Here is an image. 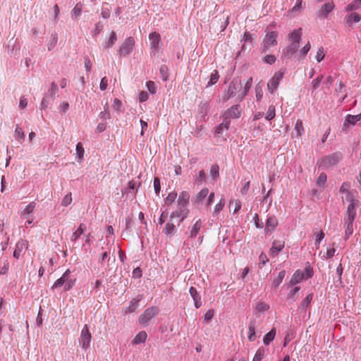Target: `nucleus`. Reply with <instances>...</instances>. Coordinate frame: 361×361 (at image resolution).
<instances>
[{
    "label": "nucleus",
    "mask_w": 361,
    "mask_h": 361,
    "mask_svg": "<svg viewBox=\"0 0 361 361\" xmlns=\"http://www.w3.org/2000/svg\"><path fill=\"white\" fill-rule=\"evenodd\" d=\"M269 309V305L264 302L259 301L257 303L252 318L250 319L248 326L247 338L250 341H254L256 339L255 329L261 325L263 319L260 313H263Z\"/></svg>",
    "instance_id": "obj_1"
},
{
    "label": "nucleus",
    "mask_w": 361,
    "mask_h": 361,
    "mask_svg": "<svg viewBox=\"0 0 361 361\" xmlns=\"http://www.w3.org/2000/svg\"><path fill=\"white\" fill-rule=\"evenodd\" d=\"M356 202H353L352 204H349L346 212L343 219V228L345 231V240H347L353 233V222L356 217L357 208Z\"/></svg>",
    "instance_id": "obj_2"
},
{
    "label": "nucleus",
    "mask_w": 361,
    "mask_h": 361,
    "mask_svg": "<svg viewBox=\"0 0 361 361\" xmlns=\"http://www.w3.org/2000/svg\"><path fill=\"white\" fill-rule=\"evenodd\" d=\"M190 199V195L183 191L178 197V209L171 213V218H180L179 221H182L188 214V211L185 209V207L188 204Z\"/></svg>",
    "instance_id": "obj_3"
},
{
    "label": "nucleus",
    "mask_w": 361,
    "mask_h": 361,
    "mask_svg": "<svg viewBox=\"0 0 361 361\" xmlns=\"http://www.w3.org/2000/svg\"><path fill=\"white\" fill-rule=\"evenodd\" d=\"M71 272L70 269H67L63 273L62 276L61 278H59V279H57L54 282L51 288L54 289L58 287H61L63 285H64V290H66V291L72 288L75 284V279H71Z\"/></svg>",
    "instance_id": "obj_4"
},
{
    "label": "nucleus",
    "mask_w": 361,
    "mask_h": 361,
    "mask_svg": "<svg viewBox=\"0 0 361 361\" xmlns=\"http://www.w3.org/2000/svg\"><path fill=\"white\" fill-rule=\"evenodd\" d=\"M278 32L271 31L266 34L261 44V51L263 53L268 51L271 47L277 44Z\"/></svg>",
    "instance_id": "obj_5"
},
{
    "label": "nucleus",
    "mask_w": 361,
    "mask_h": 361,
    "mask_svg": "<svg viewBox=\"0 0 361 361\" xmlns=\"http://www.w3.org/2000/svg\"><path fill=\"white\" fill-rule=\"evenodd\" d=\"M341 159V154L340 153H334L319 159L317 164L319 168L326 169L336 165Z\"/></svg>",
    "instance_id": "obj_6"
},
{
    "label": "nucleus",
    "mask_w": 361,
    "mask_h": 361,
    "mask_svg": "<svg viewBox=\"0 0 361 361\" xmlns=\"http://www.w3.org/2000/svg\"><path fill=\"white\" fill-rule=\"evenodd\" d=\"M242 89V84L240 80L234 79L233 80L227 90L226 93L224 97V101L228 100L230 98L234 97L235 96L238 97L239 92Z\"/></svg>",
    "instance_id": "obj_7"
},
{
    "label": "nucleus",
    "mask_w": 361,
    "mask_h": 361,
    "mask_svg": "<svg viewBox=\"0 0 361 361\" xmlns=\"http://www.w3.org/2000/svg\"><path fill=\"white\" fill-rule=\"evenodd\" d=\"M312 276V270L306 268L305 270H297L290 281V285L293 286L302 282L303 280L308 279Z\"/></svg>",
    "instance_id": "obj_8"
},
{
    "label": "nucleus",
    "mask_w": 361,
    "mask_h": 361,
    "mask_svg": "<svg viewBox=\"0 0 361 361\" xmlns=\"http://www.w3.org/2000/svg\"><path fill=\"white\" fill-rule=\"evenodd\" d=\"M135 44L134 37H129L126 38L119 47L118 52L120 55L123 56L129 55L133 51Z\"/></svg>",
    "instance_id": "obj_9"
},
{
    "label": "nucleus",
    "mask_w": 361,
    "mask_h": 361,
    "mask_svg": "<svg viewBox=\"0 0 361 361\" xmlns=\"http://www.w3.org/2000/svg\"><path fill=\"white\" fill-rule=\"evenodd\" d=\"M159 310L157 307L152 306L148 307L145 312L140 315L139 322L141 324H147L153 317L158 314Z\"/></svg>",
    "instance_id": "obj_10"
},
{
    "label": "nucleus",
    "mask_w": 361,
    "mask_h": 361,
    "mask_svg": "<svg viewBox=\"0 0 361 361\" xmlns=\"http://www.w3.org/2000/svg\"><path fill=\"white\" fill-rule=\"evenodd\" d=\"M91 339V333L90 332L87 325L85 324L81 331L80 336L79 338V343L82 349L87 350L89 348Z\"/></svg>",
    "instance_id": "obj_11"
},
{
    "label": "nucleus",
    "mask_w": 361,
    "mask_h": 361,
    "mask_svg": "<svg viewBox=\"0 0 361 361\" xmlns=\"http://www.w3.org/2000/svg\"><path fill=\"white\" fill-rule=\"evenodd\" d=\"M284 73L278 71L274 73L273 77L269 80L267 83L268 90L273 94L277 89L281 80L283 78Z\"/></svg>",
    "instance_id": "obj_12"
},
{
    "label": "nucleus",
    "mask_w": 361,
    "mask_h": 361,
    "mask_svg": "<svg viewBox=\"0 0 361 361\" xmlns=\"http://www.w3.org/2000/svg\"><path fill=\"white\" fill-rule=\"evenodd\" d=\"M350 188V183L348 182H345L342 184L340 188V192L345 193V200L347 202H349V204H352L353 202H357V206H359L360 202L359 200L356 198L355 195L349 191Z\"/></svg>",
    "instance_id": "obj_13"
},
{
    "label": "nucleus",
    "mask_w": 361,
    "mask_h": 361,
    "mask_svg": "<svg viewBox=\"0 0 361 361\" xmlns=\"http://www.w3.org/2000/svg\"><path fill=\"white\" fill-rule=\"evenodd\" d=\"M360 121H361V114H348L345 118V121L342 126V130L345 132H347L350 127L354 126Z\"/></svg>",
    "instance_id": "obj_14"
},
{
    "label": "nucleus",
    "mask_w": 361,
    "mask_h": 361,
    "mask_svg": "<svg viewBox=\"0 0 361 361\" xmlns=\"http://www.w3.org/2000/svg\"><path fill=\"white\" fill-rule=\"evenodd\" d=\"M149 40L151 49L154 52L158 51L161 46V35L157 32H151L149 35Z\"/></svg>",
    "instance_id": "obj_15"
},
{
    "label": "nucleus",
    "mask_w": 361,
    "mask_h": 361,
    "mask_svg": "<svg viewBox=\"0 0 361 361\" xmlns=\"http://www.w3.org/2000/svg\"><path fill=\"white\" fill-rule=\"evenodd\" d=\"M299 46V44L290 42V44L283 49L282 56L286 59H290L294 56H296Z\"/></svg>",
    "instance_id": "obj_16"
},
{
    "label": "nucleus",
    "mask_w": 361,
    "mask_h": 361,
    "mask_svg": "<svg viewBox=\"0 0 361 361\" xmlns=\"http://www.w3.org/2000/svg\"><path fill=\"white\" fill-rule=\"evenodd\" d=\"M241 111L240 106L236 104L228 109L224 114V118L230 120V118H238L240 116Z\"/></svg>",
    "instance_id": "obj_17"
},
{
    "label": "nucleus",
    "mask_w": 361,
    "mask_h": 361,
    "mask_svg": "<svg viewBox=\"0 0 361 361\" xmlns=\"http://www.w3.org/2000/svg\"><path fill=\"white\" fill-rule=\"evenodd\" d=\"M334 8V4L333 2H329L324 4L321 8L319 10L317 13V16L319 18H326L328 15L333 11Z\"/></svg>",
    "instance_id": "obj_18"
},
{
    "label": "nucleus",
    "mask_w": 361,
    "mask_h": 361,
    "mask_svg": "<svg viewBox=\"0 0 361 361\" xmlns=\"http://www.w3.org/2000/svg\"><path fill=\"white\" fill-rule=\"evenodd\" d=\"M302 35V29L299 27L298 29L293 30L291 32H290L288 35V39L291 43L299 44L301 40V37Z\"/></svg>",
    "instance_id": "obj_19"
},
{
    "label": "nucleus",
    "mask_w": 361,
    "mask_h": 361,
    "mask_svg": "<svg viewBox=\"0 0 361 361\" xmlns=\"http://www.w3.org/2000/svg\"><path fill=\"white\" fill-rule=\"evenodd\" d=\"M27 247H28V243L27 240H19L16 245V248L13 252V257L16 259H19L23 250L27 249Z\"/></svg>",
    "instance_id": "obj_20"
},
{
    "label": "nucleus",
    "mask_w": 361,
    "mask_h": 361,
    "mask_svg": "<svg viewBox=\"0 0 361 361\" xmlns=\"http://www.w3.org/2000/svg\"><path fill=\"white\" fill-rule=\"evenodd\" d=\"M252 85V78H250L245 84V86L241 89L240 92L238 94V101L241 102L249 92Z\"/></svg>",
    "instance_id": "obj_21"
},
{
    "label": "nucleus",
    "mask_w": 361,
    "mask_h": 361,
    "mask_svg": "<svg viewBox=\"0 0 361 361\" xmlns=\"http://www.w3.org/2000/svg\"><path fill=\"white\" fill-rule=\"evenodd\" d=\"M230 123V120L224 118L223 122L216 127L215 130V134L219 137L223 136L224 131H227L228 130Z\"/></svg>",
    "instance_id": "obj_22"
},
{
    "label": "nucleus",
    "mask_w": 361,
    "mask_h": 361,
    "mask_svg": "<svg viewBox=\"0 0 361 361\" xmlns=\"http://www.w3.org/2000/svg\"><path fill=\"white\" fill-rule=\"evenodd\" d=\"M285 245V243L281 240H274L272 243V246L270 249V254L272 256L277 255L278 253L281 251Z\"/></svg>",
    "instance_id": "obj_23"
},
{
    "label": "nucleus",
    "mask_w": 361,
    "mask_h": 361,
    "mask_svg": "<svg viewBox=\"0 0 361 361\" xmlns=\"http://www.w3.org/2000/svg\"><path fill=\"white\" fill-rule=\"evenodd\" d=\"M35 207L36 203L35 202H31L21 212L20 216L23 219H28L30 215L34 212Z\"/></svg>",
    "instance_id": "obj_24"
},
{
    "label": "nucleus",
    "mask_w": 361,
    "mask_h": 361,
    "mask_svg": "<svg viewBox=\"0 0 361 361\" xmlns=\"http://www.w3.org/2000/svg\"><path fill=\"white\" fill-rule=\"evenodd\" d=\"M278 224V221L274 216H270L267 219L265 227V232H271L274 230Z\"/></svg>",
    "instance_id": "obj_25"
},
{
    "label": "nucleus",
    "mask_w": 361,
    "mask_h": 361,
    "mask_svg": "<svg viewBox=\"0 0 361 361\" xmlns=\"http://www.w3.org/2000/svg\"><path fill=\"white\" fill-rule=\"evenodd\" d=\"M140 298L133 299L130 301L129 306L123 310L124 314H127L135 312L138 307V302H140Z\"/></svg>",
    "instance_id": "obj_26"
},
{
    "label": "nucleus",
    "mask_w": 361,
    "mask_h": 361,
    "mask_svg": "<svg viewBox=\"0 0 361 361\" xmlns=\"http://www.w3.org/2000/svg\"><path fill=\"white\" fill-rule=\"evenodd\" d=\"M173 219L174 218H171V216L169 221L165 226L164 232L166 235H173L175 233L176 226L173 221Z\"/></svg>",
    "instance_id": "obj_27"
},
{
    "label": "nucleus",
    "mask_w": 361,
    "mask_h": 361,
    "mask_svg": "<svg viewBox=\"0 0 361 361\" xmlns=\"http://www.w3.org/2000/svg\"><path fill=\"white\" fill-rule=\"evenodd\" d=\"M190 293L194 300L195 307L197 308L200 307L202 305L201 298L197 293L196 289L193 287H191L190 288Z\"/></svg>",
    "instance_id": "obj_28"
},
{
    "label": "nucleus",
    "mask_w": 361,
    "mask_h": 361,
    "mask_svg": "<svg viewBox=\"0 0 361 361\" xmlns=\"http://www.w3.org/2000/svg\"><path fill=\"white\" fill-rule=\"evenodd\" d=\"M86 226L84 224H80L78 229L72 234L71 237V241L77 240L82 234H83Z\"/></svg>",
    "instance_id": "obj_29"
},
{
    "label": "nucleus",
    "mask_w": 361,
    "mask_h": 361,
    "mask_svg": "<svg viewBox=\"0 0 361 361\" xmlns=\"http://www.w3.org/2000/svg\"><path fill=\"white\" fill-rule=\"evenodd\" d=\"M147 338V333L145 331H142L139 332L135 336V337L134 338V339L133 341V343L135 344V345H137V344H140L141 343H144V342H145Z\"/></svg>",
    "instance_id": "obj_30"
},
{
    "label": "nucleus",
    "mask_w": 361,
    "mask_h": 361,
    "mask_svg": "<svg viewBox=\"0 0 361 361\" xmlns=\"http://www.w3.org/2000/svg\"><path fill=\"white\" fill-rule=\"evenodd\" d=\"M209 177L214 180H216L219 176V167L217 164H212L209 170Z\"/></svg>",
    "instance_id": "obj_31"
},
{
    "label": "nucleus",
    "mask_w": 361,
    "mask_h": 361,
    "mask_svg": "<svg viewBox=\"0 0 361 361\" xmlns=\"http://www.w3.org/2000/svg\"><path fill=\"white\" fill-rule=\"evenodd\" d=\"M276 336V330L275 329H272L270 331H269L263 338V343L264 345H268L269 343L274 339Z\"/></svg>",
    "instance_id": "obj_32"
},
{
    "label": "nucleus",
    "mask_w": 361,
    "mask_h": 361,
    "mask_svg": "<svg viewBox=\"0 0 361 361\" xmlns=\"http://www.w3.org/2000/svg\"><path fill=\"white\" fill-rule=\"evenodd\" d=\"M311 49V44L310 42H307V44L299 51L298 55V59L302 60L305 58L307 53L310 51Z\"/></svg>",
    "instance_id": "obj_33"
},
{
    "label": "nucleus",
    "mask_w": 361,
    "mask_h": 361,
    "mask_svg": "<svg viewBox=\"0 0 361 361\" xmlns=\"http://www.w3.org/2000/svg\"><path fill=\"white\" fill-rule=\"evenodd\" d=\"M360 20L361 16L356 13H353L346 17V22L348 25H351L353 23H358Z\"/></svg>",
    "instance_id": "obj_34"
},
{
    "label": "nucleus",
    "mask_w": 361,
    "mask_h": 361,
    "mask_svg": "<svg viewBox=\"0 0 361 361\" xmlns=\"http://www.w3.org/2000/svg\"><path fill=\"white\" fill-rule=\"evenodd\" d=\"M116 41H117L116 34L114 31H111L110 33V37L108 39L104 47L106 49H109V48L111 47L113 45L115 44Z\"/></svg>",
    "instance_id": "obj_35"
},
{
    "label": "nucleus",
    "mask_w": 361,
    "mask_h": 361,
    "mask_svg": "<svg viewBox=\"0 0 361 361\" xmlns=\"http://www.w3.org/2000/svg\"><path fill=\"white\" fill-rule=\"evenodd\" d=\"M225 205V200L221 197L219 202L216 204L213 211V215L217 216L220 213V212L223 209Z\"/></svg>",
    "instance_id": "obj_36"
},
{
    "label": "nucleus",
    "mask_w": 361,
    "mask_h": 361,
    "mask_svg": "<svg viewBox=\"0 0 361 361\" xmlns=\"http://www.w3.org/2000/svg\"><path fill=\"white\" fill-rule=\"evenodd\" d=\"M286 275V271L284 270L280 271L278 276L273 281V286L274 287H278L282 283Z\"/></svg>",
    "instance_id": "obj_37"
},
{
    "label": "nucleus",
    "mask_w": 361,
    "mask_h": 361,
    "mask_svg": "<svg viewBox=\"0 0 361 361\" xmlns=\"http://www.w3.org/2000/svg\"><path fill=\"white\" fill-rule=\"evenodd\" d=\"M294 130L296 132V136L300 137L304 133V128L301 120H297Z\"/></svg>",
    "instance_id": "obj_38"
},
{
    "label": "nucleus",
    "mask_w": 361,
    "mask_h": 361,
    "mask_svg": "<svg viewBox=\"0 0 361 361\" xmlns=\"http://www.w3.org/2000/svg\"><path fill=\"white\" fill-rule=\"evenodd\" d=\"M85 150L81 142H78L76 145V155L79 161L81 162L84 159Z\"/></svg>",
    "instance_id": "obj_39"
},
{
    "label": "nucleus",
    "mask_w": 361,
    "mask_h": 361,
    "mask_svg": "<svg viewBox=\"0 0 361 361\" xmlns=\"http://www.w3.org/2000/svg\"><path fill=\"white\" fill-rule=\"evenodd\" d=\"M202 228V221L201 219H199L196 221V223L193 225L191 231L190 235L192 237L196 236L200 230Z\"/></svg>",
    "instance_id": "obj_40"
},
{
    "label": "nucleus",
    "mask_w": 361,
    "mask_h": 361,
    "mask_svg": "<svg viewBox=\"0 0 361 361\" xmlns=\"http://www.w3.org/2000/svg\"><path fill=\"white\" fill-rule=\"evenodd\" d=\"M15 137L22 143L25 140V134L23 131L22 128H20L18 126H16L15 130Z\"/></svg>",
    "instance_id": "obj_41"
},
{
    "label": "nucleus",
    "mask_w": 361,
    "mask_h": 361,
    "mask_svg": "<svg viewBox=\"0 0 361 361\" xmlns=\"http://www.w3.org/2000/svg\"><path fill=\"white\" fill-rule=\"evenodd\" d=\"M276 116V108L274 105H270L268 108V111L266 114L265 118L267 121L272 120Z\"/></svg>",
    "instance_id": "obj_42"
},
{
    "label": "nucleus",
    "mask_w": 361,
    "mask_h": 361,
    "mask_svg": "<svg viewBox=\"0 0 361 361\" xmlns=\"http://www.w3.org/2000/svg\"><path fill=\"white\" fill-rule=\"evenodd\" d=\"M82 6L83 5L82 3H77L73 9L72 10V16L77 18L79 16H80L82 11Z\"/></svg>",
    "instance_id": "obj_43"
},
{
    "label": "nucleus",
    "mask_w": 361,
    "mask_h": 361,
    "mask_svg": "<svg viewBox=\"0 0 361 361\" xmlns=\"http://www.w3.org/2000/svg\"><path fill=\"white\" fill-rule=\"evenodd\" d=\"M361 7V0H355L348 5L346 10L348 11H352L358 9Z\"/></svg>",
    "instance_id": "obj_44"
},
{
    "label": "nucleus",
    "mask_w": 361,
    "mask_h": 361,
    "mask_svg": "<svg viewBox=\"0 0 361 361\" xmlns=\"http://www.w3.org/2000/svg\"><path fill=\"white\" fill-rule=\"evenodd\" d=\"M324 233L323 231H320L315 234V242L314 245L317 249H319L320 247V243L322 241V240L324 238Z\"/></svg>",
    "instance_id": "obj_45"
},
{
    "label": "nucleus",
    "mask_w": 361,
    "mask_h": 361,
    "mask_svg": "<svg viewBox=\"0 0 361 361\" xmlns=\"http://www.w3.org/2000/svg\"><path fill=\"white\" fill-rule=\"evenodd\" d=\"M111 15V9L108 7V4H105L103 5L102 8L101 16L104 19H107L110 17Z\"/></svg>",
    "instance_id": "obj_46"
},
{
    "label": "nucleus",
    "mask_w": 361,
    "mask_h": 361,
    "mask_svg": "<svg viewBox=\"0 0 361 361\" xmlns=\"http://www.w3.org/2000/svg\"><path fill=\"white\" fill-rule=\"evenodd\" d=\"M326 53L324 51V49L322 47H320L317 51V54L315 56L316 61L319 63L321 62L325 57Z\"/></svg>",
    "instance_id": "obj_47"
},
{
    "label": "nucleus",
    "mask_w": 361,
    "mask_h": 361,
    "mask_svg": "<svg viewBox=\"0 0 361 361\" xmlns=\"http://www.w3.org/2000/svg\"><path fill=\"white\" fill-rule=\"evenodd\" d=\"M219 78V75L216 71H214V73L210 75L209 81L208 82L207 87L216 84Z\"/></svg>",
    "instance_id": "obj_48"
},
{
    "label": "nucleus",
    "mask_w": 361,
    "mask_h": 361,
    "mask_svg": "<svg viewBox=\"0 0 361 361\" xmlns=\"http://www.w3.org/2000/svg\"><path fill=\"white\" fill-rule=\"evenodd\" d=\"M262 60L264 63L271 65L276 62V58L274 55L268 54L265 55Z\"/></svg>",
    "instance_id": "obj_49"
},
{
    "label": "nucleus",
    "mask_w": 361,
    "mask_h": 361,
    "mask_svg": "<svg viewBox=\"0 0 361 361\" xmlns=\"http://www.w3.org/2000/svg\"><path fill=\"white\" fill-rule=\"evenodd\" d=\"M264 350L262 348H260L257 350V352L252 359V361H261L262 360V358L264 357Z\"/></svg>",
    "instance_id": "obj_50"
},
{
    "label": "nucleus",
    "mask_w": 361,
    "mask_h": 361,
    "mask_svg": "<svg viewBox=\"0 0 361 361\" xmlns=\"http://www.w3.org/2000/svg\"><path fill=\"white\" fill-rule=\"evenodd\" d=\"M72 201V194L71 192H69L63 197L61 204L64 207H67L71 204Z\"/></svg>",
    "instance_id": "obj_51"
},
{
    "label": "nucleus",
    "mask_w": 361,
    "mask_h": 361,
    "mask_svg": "<svg viewBox=\"0 0 361 361\" xmlns=\"http://www.w3.org/2000/svg\"><path fill=\"white\" fill-rule=\"evenodd\" d=\"M159 72L161 75V78L164 80H166L169 77L168 68L165 65L161 66L159 68Z\"/></svg>",
    "instance_id": "obj_52"
},
{
    "label": "nucleus",
    "mask_w": 361,
    "mask_h": 361,
    "mask_svg": "<svg viewBox=\"0 0 361 361\" xmlns=\"http://www.w3.org/2000/svg\"><path fill=\"white\" fill-rule=\"evenodd\" d=\"M103 27H104L103 24L101 22H98L95 25L94 28L92 30V35L97 36V35H99L101 32V31L102 30Z\"/></svg>",
    "instance_id": "obj_53"
},
{
    "label": "nucleus",
    "mask_w": 361,
    "mask_h": 361,
    "mask_svg": "<svg viewBox=\"0 0 361 361\" xmlns=\"http://www.w3.org/2000/svg\"><path fill=\"white\" fill-rule=\"evenodd\" d=\"M326 179H327L326 175L324 173H322L317 180V185H319L320 187L324 186L325 183L326 182Z\"/></svg>",
    "instance_id": "obj_54"
},
{
    "label": "nucleus",
    "mask_w": 361,
    "mask_h": 361,
    "mask_svg": "<svg viewBox=\"0 0 361 361\" xmlns=\"http://www.w3.org/2000/svg\"><path fill=\"white\" fill-rule=\"evenodd\" d=\"M335 252H336L335 248H334V247L328 248L326 254H324L323 256H322V259H329L335 255Z\"/></svg>",
    "instance_id": "obj_55"
},
{
    "label": "nucleus",
    "mask_w": 361,
    "mask_h": 361,
    "mask_svg": "<svg viewBox=\"0 0 361 361\" xmlns=\"http://www.w3.org/2000/svg\"><path fill=\"white\" fill-rule=\"evenodd\" d=\"M176 197H177L176 192H170L165 199V203L167 204H171L176 200Z\"/></svg>",
    "instance_id": "obj_56"
},
{
    "label": "nucleus",
    "mask_w": 361,
    "mask_h": 361,
    "mask_svg": "<svg viewBox=\"0 0 361 361\" xmlns=\"http://www.w3.org/2000/svg\"><path fill=\"white\" fill-rule=\"evenodd\" d=\"M255 96L257 101H259L262 99L263 97V91L262 87L259 84L256 85L255 87Z\"/></svg>",
    "instance_id": "obj_57"
},
{
    "label": "nucleus",
    "mask_w": 361,
    "mask_h": 361,
    "mask_svg": "<svg viewBox=\"0 0 361 361\" xmlns=\"http://www.w3.org/2000/svg\"><path fill=\"white\" fill-rule=\"evenodd\" d=\"M299 290H300L299 287H295V288H292L288 294V298L295 301L296 299L295 295L298 293Z\"/></svg>",
    "instance_id": "obj_58"
},
{
    "label": "nucleus",
    "mask_w": 361,
    "mask_h": 361,
    "mask_svg": "<svg viewBox=\"0 0 361 361\" xmlns=\"http://www.w3.org/2000/svg\"><path fill=\"white\" fill-rule=\"evenodd\" d=\"M312 298H313V295H312V293L308 294V295L305 297V298L304 299V300L302 302L301 307H302L303 309H305L306 307H307V306L309 305V304H310V302L312 301Z\"/></svg>",
    "instance_id": "obj_59"
},
{
    "label": "nucleus",
    "mask_w": 361,
    "mask_h": 361,
    "mask_svg": "<svg viewBox=\"0 0 361 361\" xmlns=\"http://www.w3.org/2000/svg\"><path fill=\"white\" fill-rule=\"evenodd\" d=\"M322 78H323V76L319 75L312 80V87L313 90H316L319 87V85H321Z\"/></svg>",
    "instance_id": "obj_60"
},
{
    "label": "nucleus",
    "mask_w": 361,
    "mask_h": 361,
    "mask_svg": "<svg viewBox=\"0 0 361 361\" xmlns=\"http://www.w3.org/2000/svg\"><path fill=\"white\" fill-rule=\"evenodd\" d=\"M147 90L152 94H154L157 91V87L153 81H148L146 84Z\"/></svg>",
    "instance_id": "obj_61"
},
{
    "label": "nucleus",
    "mask_w": 361,
    "mask_h": 361,
    "mask_svg": "<svg viewBox=\"0 0 361 361\" xmlns=\"http://www.w3.org/2000/svg\"><path fill=\"white\" fill-rule=\"evenodd\" d=\"M154 190L157 194H159L161 190V184L160 180L158 178H154Z\"/></svg>",
    "instance_id": "obj_62"
},
{
    "label": "nucleus",
    "mask_w": 361,
    "mask_h": 361,
    "mask_svg": "<svg viewBox=\"0 0 361 361\" xmlns=\"http://www.w3.org/2000/svg\"><path fill=\"white\" fill-rule=\"evenodd\" d=\"M107 85H108V80H107L106 77L102 78L101 80V82H100V85H99L100 90L102 91L105 90L107 87Z\"/></svg>",
    "instance_id": "obj_63"
},
{
    "label": "nucleus",
    "mask_w": 361,
    "mask_h": 361,
    "mask_svg": "<svg viewBox=\"0 0 361 361\" xmlns=\"http://www.w3.org/2000/svg\"><path fill=\"white\" fill-rule=\"evenodd\" d=\"M57 91H58L57 85L54 82H52L51 83V87H50V90H49V92L50 93L51 96H54L56 94Z\"/></svg>",
    "instance_id": "obj_64"
}]
</instances>
